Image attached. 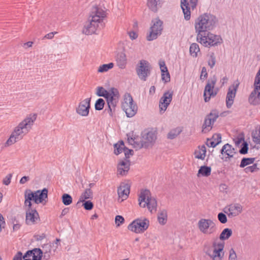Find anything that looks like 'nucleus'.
Returning <instances> with one entry per match:
<instances>
[{"label": "nucleus", "instance_id": "obj_1", "mask_svg": "<svg viewBox=\"0 0 260 260\" xmlns=\"http://www.w3.org/2000/svg\"><path fill=\"white\" fill-rule=\"evenodd\" d=\"M129 144L136 149L151 147L155 142L157 133L152 130L145 129L141 133V137L134 135L133 133L127 135Z\"/></svg>", "mask_w": 260, "mask_h": 260}, {"label": "nucleus", "instance_id": "obj_2", "mask_svg": "<svg viewBox=\"0 0 260 260\" xmlns=\"http://www.w3.org/2000/svg\"><path fill=\"white\" fill-rule=\"evenodd\" d=\"M37 118V114L30 115L21 121L18 125L16 127L12 133L10 138L7 141L6 144L8 146L11 145L16 142L21 140L23 136L28 133L33 125L34 121Z\"/></svg>", "mask_w": 260, "mask_h": 260}, {"label": "nucleus", "instance_id": "obj_3", "mask_svg": "<svg viewBox=\"0 0 260 260\" xmlns=\"http://www.w3.org/2000/svg\"><path fill=\"white\" fill-rule=\"evenodd\" d=\"M216 21V17L210 13H204L199 16L194 21L197 37L202 38V35L212 30L215 26Z\"/></svg>", "mask_w": 260, "mask_h": 260}, {"label": "nucleus", "instance_id": "obj_4", "mask_svg": "<svg viewBox=\"0 0 260 260\" xmlns=\"http://www.w3.org/2000/svg\"><path fill=\"white\" fill-rule=\"evenodd\" d=\"M224 243L214 241L212 245H205L204 251L212 260H222L224 256Z\"/></svg>", "mask_w": 260, "mask_h": 260}, {"label": "nucleus", "instance_id": "obj_5", "mask_svg": "<svg viewBox=\"0 0 260 260\" xmlns=\"http://www.w3.org/2000/svg\"><path fill=\"white\" fill-rule=\"evenodd\" d=\"M29 192L27 194V190L25 191L24 198V204L29 208L31 207L32 204L31 201L33 200L36 204L42 203L48 198V189L46 188L42 190H38L35 192H32L30 190Z\"/></svg>", "mask_w": 260, "mask_h": 260}, {"label": "nucleus", "instance_id": "obj_6", "mask_svg": "<svg viewBox=\"0 0 260 260\" xmlns=\"http://www.w3.org/2000/svg\"><path fill=\"white\" fill-rule=\"evenodd\" d=\"M139 205L141 207H147L151 213L156 212L157 202L155 198L151 197V193L148 189L142 190L139 197Z\"/></svg>", "mask_w": 260, "mask_h": 260}, {"label": "nucleus", "instance_id": "obj_7", "mask_svg": "<svg viewBox=\"0 0 260 260\" xmlns=\"http://www.w3.org/2000/svg\"><path fill=\"white\" fill-rule=\"evenodd\" d=\"M198 227L200 231L205 235H214L217 231L215 223L210 219H200L198 222Z\"/></svg>", "mask_w": 260, "mask_h": 260}, {"label": "nucleus", "instance_id": "obj_8", "mask_svg": "<svg viewBox=\"0 0 260 260\" xmlns=\"http://www.w3.org/2000/svg\"><path fill=\"white\" fill-rule=\"evenodd\" d=\"M122 108L128 117H132L137 113L138 107L136 104L134 103L133 98L130 94H125L124 101L122 103Z\"/></svg>", "mask_w": 260, "mask_h": 260}, {"label": "nucleus", "instance_id": "obj_9", "mask_svg": "<svg viewBox=\"0 0 260 260\" xmlns=\"http://www.w3.org/2000/svg\"><path fill=\"white\" fill-rule=\"evenodd\" d=\"M197 40L205 47H210L217 46L221 43L222 39L219 36L214 35L208 31L205 35H202V38L197 37Z\"/></svg>", "mask_w": 260, "mask_h": 260}, {"label": "nucleus", "instance_id": "obj_10", "mask_svg": "<svg viewBox=\"0 0 260 260\" xmlns=\"http://www.w3.org/2000/svg\"><path fill=\"white\" fill-rule=\"evenodd\" d=\"M152 68L150 63L146 60H141L137 66L136 71L139 79L143 81L147 80L151 74Z\"/></svg>", "mask_w": 260, "mask_h": 260}, {"label": "nucleus", "instance_id": "obj_11", "mask_svg": "<svg viewBox=\"0 0 260 260\" xmlns=\"http://www.w3.org/2000/svg\"><path fill=\"white\" fill-rule=\"evenodd\" d=\"M163 22L158 18L153 19L151 21V26L150 28V32L147 36V39L149 41H153L157 38L161 34L163 29Z\"/></svg>", "mask_w": 260, "mask_h": 260}, {"label": "nucleus", "instance_id": "obj_12", "mask_svg": "<svg viewBox=\"0 0 260 260\" xmlns=\"http://www.w3.org/2000/svg\"><path fill=\"white\" fill-rule=\"evenodd\" d=\"M149 221L147 218H137L132 222L127 228L135 233H144L149 227Z\"/></svg>", "mask_w": 260, "mask_h": 260}, {"label": "nucleus", "instance_id": "obj_13", "mask_svg": "<svg viewBox=\"0 0 260 260\" xmlns=\"http://www.w3.org/2000/svg\"><path fill=\"white\" fill-rule=\"evenodd\" d=\"M254 89L250 93L248 101L250 104L256 105L260 104V69L254 80Z\"/></svg>", "mask_w": 260, "mask_h": 260}, {"label": "nucleus", "instance_id": "obj_14", "mask_svg": "<svg viewBox=\"0 0 260 260\" xmlns=\"http://www.w3.org/2000/svg\"><path fill=\"white\" fill-rule=\"evenodd\" d=\"M217 78L215 75L208 80L204 91V97L205 102H209L211 97H214L216 95L218 89L214 90Z\"/></svg>", "mask_w": 260, "mask_h": 260}, {"label": "nucleus", "instance_id": "obj_15", "mask_svg": "<svg viewBox=\"0 0 260 260\" xmlns=\"http://www.w3.org/2000/svg\"><path fill=\"white\" fill-rule=\"evenodd\" d=\"M218 116V112L215 110H212L210 114L207 115L202 125V132L204 133L209 132L212 129V125Z\"/></svg>", "mask_w": 260, "mask_h": 260}, {"label": "nucleus", "instance_id": "obj_16", "mask_svg": "<svg viewBox=\"0 0 260 260\" xmlns=\"http://www.w3.org/2000/svg\"><path fill=\"white\" fill-rule=\"evenodd\" d=\"M100 24L102 25V22L89 17L84 24L82 32L86 35H92L95 32Z\"/></svg>", "mask_w": 260, "mask_h": 260}, {"label": "nucleus", "instance_id": "obj_17", "mask_svg": "<svg viewBox=\"0 0 260 260\" xmlns=\"http://www.w3.org/2000/svg\"><path fill=\"white\" fill-rule=\"evenodd\" d=\"M91 98H86L81 101L76 108V113L83 117H86L89 113Z\"/></svg>", "mask_w": 260, "mask_h": 260}, {"label": "nucleus", "instance_id": "obj_18", "mask_svg": "<svg viewBox=\"0 0 260 260\" xmlns=\"http://www.w3.org/2000/svg\"><path fill=\"white\" fill-rule=\"evenodd\" d=\"M242 206L239 203H233L226 206L223 211L229 218L239 215L242 211Z\"/></svg>", "mask_w": 260, "mask_h": 260}, {"label": "nucleus", "instance_id": "obj_19", "mask_svg": "<svg viewBox=\"0 0 260 260\" xmlns=\"http://www.w3.org/2000/svg\"><path fill=\"white\" fill-rule=\"evenodd\" d=\"M173 92H165L159 101L160 112H164L172 100Z\"/></svg>", "mask_w": 260, "mask_h": 260}, {"label": "nucleus", "instance_id": "obj_20", "mask_svg": "<svg viewBox=\"0 0 260 260\" xmlns=\"http://www.w3.org/2000/svg\"><path fill=\"white\" fill-rule=\"evenodd\" d=\"M38 220H40L39 213L36 209L28 207L26 211L25 223L27 225L35 224Z\"/></svg>", "mask_w": 260, "mask_h": 260}, {"label": "nucleus", "instance_id": "obj_21", "mask_svg": "<svg viewBox=\"0 0 260 260\" xmlns=\"http://www.w3.org/2000/svg\"><path fill=\"white\" fill-rule=\"evenodd\" d=\"M238 86L239 83L233 84L228 89L226 96V106L228 108H230L233 104Z\"/></svg>", "mask_w": 260, "mask_h": 260}, {"label": "nucleus", "instance_id": "obj_22", "mask_svg": "<svg viewBox=\"0 0 260 260\" xmlns=\"http://www.w3.org/2000/svg\"><path fill=\"white\" fill-rule=\"evenodd\" d=\"M106 12L101 8L98 6L93 7L90 12V17L92 19H97V20L102 22L103 18L106 17Z\"/></svg>", "mask_w": 260, "mask_h": 260}, {"label": "nucleus", "instance_id": "obj_23", "mask_svg": "<svg viewBox=\"0 0 260 260\" xmlns=\"http://www.w3.org/2000/svg\"><path fill=\"white\" fill-rule=\"evenodd\" d=\"M108 105V108L105 110L107 112L111 117H112L115 111V107L118 102V99H114V98H107L106 99Z\"/></svg>", "mask_w": 260, "mask_h": 260}, {"label": "nucleus", "instance_id": "obj_24", "mask_svg": "<svg viewBox=\"0 0 260 260\" xmlns=\"http://www.w3.org/2000/svg\"><path fill=\"white\" fill-rule=\"evenodd\" d=\"M130 186L127 183H122L117 189L118 197L122 200H126L129 193Z\"/></svg>", "mask_w": 260, "mask_h": 260}, {"label": "nucleus", "instance_id": "obj_25", "mask_svg": "<svg viewBox=\"0 0 260 260\" xmlns=\"http://www.w3.org/2000/svg\"><path fill=\"white\" fill-rule=\"evenodd\" d=\"M130 161L127 160L126 161H122L117 166V173L122 176L126 175L129 170Z\"/></svg>", "mask_w": 260, "mask_h": 260}, {"label": "nucleus", "instance_id": "obj_26", "mask_svg": "<svg viewBox=\"0 0 260 260\" xmlns=\"http://www.w3.org/2000/svg\"><path fill=\"white\" fill-rule=\"evenodd\" d=\"M220 153L222 154H225L228 155V158L232 157L234 154H236V151L234 148L232 146L228 143L224 145L220 150Z\"/></svg>", "mask_w": 260, "mask_h": 260}, {"label": "nucleus", "instance_id": "obj_27", "mask_svg": "<svg viewBox=\"0 0 260 260\" xmlns=\"http://www.w3.org/2000/svg\"><path fill=\"white\" fill-rule=\"evenodd\" d=\"M117 66L120 69H124L127 62L126 56L124 52H121L117 54L116 56Z\"/></svg>", "mask_w": 260, "mask_h": 260}, {"label": "nucleus", "instance_id": "obj_28", "mask_svg": "<svg viewBox=\"0 0 260 260\" xmlns=\"http://www.w3.org/2000/svg\"><path fill=\"white\" fill-rule=\"evenodd\" d=\"M148 7L151 11L156 12L161 7L164 0H147Z\"/></svg>", "mask_w": 260, "mask_h": 260}, {"label": "nucleus", "instance_id": "obj_29", "mask_svg": "<svg viewBox=\"0 0 260 260\" xmlns=\"http://www.w3.org/2000/svg\"><path fill=\"white\" fill-rule=\"evenodd\" d=\"M181 8L184 15V19L189 20L190 19V11L189 4L187 0H181Z\"/></svg>", "mask_w": 260, "mask_h": 260}, {"label": "nucleus", "instance_id": "obj_30", "mask_svg": "<svg viewBox=\"0 0 260 260\" xmlns=\"http://www.w3.org/2000/svg\"><path fill=\"white\" fill-rule=\"evenodd\" d=\"M93 192L90 188H86L84 191L81 194L79 200L77 202V204L80 202H83L85 200L92 199Z\"/></svg>", "mask_w": 260, "mask_h": 260}, {"label": "nucleus", "instance_id": "obj_31", "mask_svg": "<svg viewBox=\"0 0 260 260\" xmlns=\"http://www.w3.org/2000/svg\"><path fill=\"white\" fill-rule=\"evenodd\" d=\"M199 149L194 152L195 157L198 159L204 160L206 153V148L204 145L199 147Z\"/></svg>", "mask_w": 260, "mask_h": 260}, {"label": "nucleus", "instance_id": "obj_32", "mask_svg": "<svg viewBox=\"0 0 260 260\" xmlns=\"http://www.w3.org/2000/svg\"><path fill=\"white\" fill-rule=\"evenodd\" d=\"M211 169L210 167L203 166L200 167L197 174L198 177L200 176L208 177L210 175Z\"/></svg>", "mask_w": 260, "mask_h": 260}, {"label": "nucleus", "instance_id": "obj_33", "mask_svg": "<svg viewBox=\"0 0 260 260\" xmlns=\"http://www.w3.org/2000/svg\"><path fill=\"white\" fill-rule=\"evenodd\" d=\"M157 220L158 222L161 225H164L167 223V212L166 210H162L158 212Z\"/></svg>", "mask_w": 260, "mask_h": 260}, {"label": "nucleus", "instance_id": "obj_34", "mask_svg": "<svg viewBox=\"0 0 260 260\" xmlns=\"http://www.w3.org/2000/svg\"><path fill=\"white\" fill-rule=\"evenodd\" d=\"M32 259L25 260H41L43 257V251L40 248H34L32 251Z\"/></svg>", "mask_w": 260, "mask_h": 260}, {"label": "nucleus", "instance_id": "obj_35", "mask_svg": "<svg viewBox=\"0 0 260 260\" xmlns=\"http://www.w3.org/2000/svg\"><path fill=\"white\" fill-rule=\"evenodd\" d=\"M199 46L196 43H192L189 48L190 54L193 57L198 56V53L200 52Z\"/></svg>", "mask_w": 260, "mask_h": 260}, {"label": "nucleus", "instance_id": "obj_36", "mask_svg": "<svg viewBox=\"0 0 260 260\" xmlns=\"http://www.w3.org/2000/svg\"><path fill=\"white\" fill-rule=\"evenodd\" d=\"M232 235V231L231 229L225 228L221 232L219 239L221 240H225L228 239Z\"/></svg>", "mask_w": 260, "mask_h": 260}, {"label": "nucleus", "instance_id": "obj_37", "mask_svg": "<svg viewBox=\"0 0 260 260\" xmlns=\"http://www.w3.org/2000/svg\"><path fill=\"white\" fill-rule=\"evenodd\" d=\"M114 147V153L116 155H118L124 151V149L125 148L124 146V142L122 141H120L119 143L115 144Z\"/></svg>", "mask_w": 260, "mask_h": 260}, {"label": "nucleus", "instance_id": "obj_38", "mask_svg": "<svg viewBox=\"0 0 260 260\" xmlns=\"http://www.w3.org/2000/svg\"><path fill=\"white\" fill-rule=\"evenodd\" d=\"M255 160V158L243 157L241 161L239 167L244 168L248 165L253 164Z\"/></svg>", "mask_w": 260, "mask_h": 260}, {"label": "nucleus", "instance_id": "obj_39", "mask_svg": "<svg viewBox=\"0 0 260 260\" xmlns=\"http://www.w3.org/2000/svg\"><path fill=\"white\" fill-rule=\"evenodd\" d=\"M96 94L98 96L104 97L105 99L109 96V92L102 86H98L96 88Z\"/></svg>", "mask_w": 260, "mask_h": 260}, {"label": "nucleus", "instance_id": "obj_40", "mask_svg": "<svg viewBox=\"0 0 260 260\" xmlns=\"http://www.w3.org/2000/svg\"><path fill=\"white\" fill-rule=\"evenodd\" d=\"M252 137L254 143L260 144V126H257L252 132Z\"/></svg>", "mask_w": 260, "mask_h": 260}, {"label": "nucleus", "instance_id": "obj_41", "mask_svg": "<svg viewBox=\"0 0 260 260\" xmlns=\"http://www.w3.org/2000/svg\"><path fill=\"white\" fill-rule=\"evenodd\" d=\"M181 132V129L179 127H177L171 130L168 134L167 137L170 139H173L177 137Z\"/></svg>", "mask_w": 260, "mask_h": 260}, {"label": "nucleus", "instance_id": "obj_42", "mask_svg": "<svg viewBox=\"0 0 260 260\" xmlns=\"http://www.w3.org/2000/svg\"><path fill=\"white\" fill-rule=\"evenodd\" d=\"M113 66L114 64L112 62H110L108 64H104L99 67L98 71L99 73L106 72L113 68Z\"/></svg>", "mask_w": 260, "mask_h": 260}, {"label": "nucleus", "instance_id": "obj_43", "mask_svg": "<svg viewBox=\"0 0 260 260\" xmlns=\"http://www.w3.org/2000/svg\"><path fill=\"white\" fill-rule=\"evenodd\" d=\"M105 105V101L102 99H98L95 103L94 104V108L95 110L101 111L103 109L104 106Z\"/></svg>", "mask_w": 260, "mask_h": 260}, {"label": "nucleus", "instance_id": "obj_44", "mask_svg": "<svg viewBox=\"0 0 260 260\" xmlns=\"http://www.w3.org/2000/svg\"><path fill=\"white\" fill-rule=\"evenodd\" d=\"M61 199L63 204L66 206L70 205L72 203L73 201L72 197L68 193L63 194Z\"/></svg>", "mask_w": 260, "mask_h": 260}, {"label": "nucleus", "instance_id": "obj_45", "mask_svg": "<svg viewBox=\"0 0 260 260\" xmlns=\"http://www.w3.org/2000/svg\"><path fill=\"white\" fill-rule=\"evenodd\" d=\"M109 92L108 98H114V99H119L120 95L117 89L112 87L111 88Z\"/></svg>", "mask_w": 260, "mask_h": 260}, {"label": "nucleus", "instance_id": "obj_46", "mask_svg": "<svg viewBox=\"0 0 260 260\" xmlns=\"http://www.w3.org/2000/svg\"><path fill=\"white\" fill-rule=\"evenodd\" d=\"M259 169L257 168L256 164H254L253 165L247 167L243 170L245 173L248 174L249 173H254L258 171Z\"/></svg>", "mask_w": 260, "mask_h": 260}, {"label": "nucleus", "instance_id": "obj_47", "mask_svg": "<svg viewBox=\"0 0 260 260\" xmlns=\"http://www.w3.org/2000/svg\"><path fill=\"white\" fill-rule=\"evenodd\" d=\"M241 149L239 150V153L241 154H247L248 150V144L245 142L243 141L241 145Z\"/></svg>", "mask_w": 260, "mask_h": 260}, {"label": "nucleus", "instance_id": "obj_48", "mask_svg": "<svg viewBox=\"0 0 260 260\" xmlns=\"http://www.w3.org/2000/svg\"><path fill=\"white\" fill-rule=\"evenodd\" d=\"M53 246V243H47L46 244H44L43 246V253L44 252H47L49 253H51V248L52 246Z\"/></svg>", "mask_w": 260, "mask_h": 260}, {"label": "nucleus", "instance_id": "obj_49", "mask_svg": "<svg viewBox=\"0 0 260 260\" xmlns=\"http://www.w3.org/2000/svg\"><path fill=\"white\" fill-rule=\"evenodd\" d=\"M217 218L221 223H225L227 222L226 215L222 212H220L218 214Z\"/></svg>", "mask_w": 260, "mask_h": 260}, {"label": "nucleus", "instance_id": "obj_50", "mask_svg": "<svg viewBox=\"0 0 260 260\" xmlns=\"http://www.w3.org/2000/svg\"><path fill=\"white\" fill-rule=\"evenodd\" d=\"M83 206L86 210H91L93 208V204L90 201L83 202Z\"/></svg>", "mask_w": 260, "mask_h": 260}, {"label": "nucleus", "instance_id": "obj_51", "mask_svg": "<svg viewBox=\"0 0 260 260\" xmlns=\"http://www.w3.org/2000/svg\"><path fill=\"white\" fill-rule=\"evenodd\" d=\"M161 79L165 83H167L170 81V76L168 71L165 72H161Z\"/></svg>", "mask_w": 260, "mask_h": 260}, {"label": "nucleus", "instance_id": "obj_52", "mask_svg": "<svg viewBox=\"0 0 260 260\" xmlns=\"http://www.w3.org/2000/svg\"><path fill=\"white\" fill-rule=\"evenodd\" d=\"M13 174L10 173L8 174L3 180V183L5 185H9L11 181Z\"/></svg>", "mask_w": 260, "mask_h": 260}, {"label": "nucleus", "instance_id": "obj_53", "mask_svg": "<svg viewBox=\"0 0 260 260\" xmlns=\"http://www.w3.org/2000/svg\"><path fill=\"white\" fill-rule=\"evenodd\" d=\"M215 62L216 58L214 54V53H212V54L210 55V58L208 62V65L211 68H213L215 64Z\"/></svg>", "mask_w": 260, "mask_h": 260}, {"label": "nucleus", "instance_id": "obj_54", "mask_svg": "<svg viewBox=\"0 0 260 260\" xmlns=\"http://www.w3.org/2000/svg\"><path fill=\"white\" fill-rule=\"evenodd\" d=\"M229 260H237L236 253L233 248L230 250Z\"/></svg>", "mask_w": 260, "mask_h": 260}, {"label": "nucleus", "instance_id": "obj_55", "mask_svg": "<svg viewBox=\"0 0 260 260\" xmlns=\"http://www.w3.org/2000/svg\"><path fill=\"white\" fill-rule=\"evenodd\" d=\"M234 141L235 142V144L237 147H240L241 145V144L244 141V138L242 137H238L234 139Z\"/></svg>", "mask_w": 260, "mask_h": 260}, {"label": "nucleus", "instance_id": "obj_56", "mask_svg": "<svg viewBox=\"0 0 260 260\" xmlns=\"http://www.w3.org/2000/svg\"><path fill=\"white\" fill-rule=\"evenodd\" d=\"M219 144V142L214 141L212 139H208L206 143V145L208 147L214 148Z\"/></svg>", "mask_w": 260, "mask_h": 260}, {"label": "nucleus", "instance_id": "obj_57", "mask_svg": "<svg viewBox=\"0 0 260 260\" xmlns=\"http://www.w3.org/2000/svg\"><path fill=\"white\" fill-rule=\"evenodd\" d=\"M6 223L3 215L0 213V233L5 228Z\"/></svg>", "mask_w": 260, "mask_h": 260}, {"label": "nucleus", "instance_id": "obj_58", "mask_svg": "<svg viewBox=\"0 0 260 260\" xmlns=\"http://www.w3.org/2000/svg\"><path fill=\"white\" fill-rule=\"evenodd\" d=\"M115 223L117 224V226H119L120 224H122L124 221V218L121 215H117L115 217Z\"/></svg>", "mask_w": 260, "mask_h": 260}, {"label": "nucleus", "instance_id": "obj_59", "mask_svg": "<svg viewBox=\"0 0 260 260\" xmlns=\"http://www.w3.org/2000/svg\"><path fill=\"white\" fill-rule=\"evenodd\" d=\"M32 251L33 249L27 251L24 254V255L22 256L23 259H32V254H33Z\"/></svg>", "mask_w": 260, "mask_h": 260}, {"label": "nucleus", "instance_id": "obj_60", "mask_svg": "<svg viewBox=\"0 0 260 260\" xmlns=\"http://www.w3.org/2000/svg\"><path fill=\"white\" fill-rule=\"evenodd\" d=\"M208 73L206 67H204L202 69L201 74L200 76L201 80H205L207 78Z\"/></svg>", "mask_w": 260, "mask_h": 260}, {"label": "nucleus", "instance_id": "obj_61", "mask_svg": "<svg viewBox=\"0 0 260 260\" xmlns=\"http://www.w3.org/2000/svg\"><path fill=\"white\" fill-rule=\"evenodd\" d=\"M125 158L126 159L129 158L130 155H133V150L132 149H129L128 148L125 147L124 149V151Z\"/></svg>", "mask_w": 260, "mask_h": 260}, {"label": "nucleus", "instance_id": "obj_62", "mask_svg": "<svg viewBox=\"0 0 260 260\" xmlns=\"http://www.w3.org/2000/svg\"><path fill=\"white\" fill-rule=\"evenodd\" d=\"M159 65L161 72H165L168 71L167 67L166 66V63L164 61H159Z\"/></svg>", "mask_w": 260, "mask_h": 260}, {"label": "nucleus", "instance_id": "obj_63", "mask_svg": "<svg viewBox=\"0 0 260 260\" xmlns=\"http://www.w3.org/2000/svg\"><path fill=\"white\" fill-rule=\"evenodd\" d=\"M214 141L219 142V144L221 142V136L219 134H215L213 135L212 139Z\"/></svg>", "mask_w": 260, "mask_h": 260}, {"label": "nucleus", "instance_id": "obj_64", "mask_svg": "<svg viewBox=\"0 0 260 260\" xmlns=\"http://www.w3.org/2000/svg\"><path fill=\"white\" fill-rule=\"evenodd\" d=\"M13 260H22V253L20 251H18L14 256Z\"/></svg>", "mask_w": 260, "mask_h": 260}]
</instances>
